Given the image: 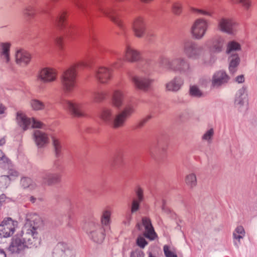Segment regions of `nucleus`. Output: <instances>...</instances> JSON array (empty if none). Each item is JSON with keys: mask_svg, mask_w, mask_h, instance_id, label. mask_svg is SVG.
I'll list each match as a JSON object with an SVG mask.
<instances>
[{"mask_svg": "<svg viewBox=\"0 0 257 257\" xmlns=\"http://www.w3.org/2000/svg\"><path fill=\"white\" fill-rule=\"evenodd\" d=\"M182 6L181 3L176 2L172 5V12L176 15H179L182 12Z\"/></svg>", "mask_w": 257, "mask_h": 257, "instance_id": "43", "label": "nucleus"}, {"mask_svg": "<svg viewBox=\"0 0 257 257\" xmlns=\"http://www.w3.org/2000/svg\"><path fill=\"white\" fill-rule=\"evenodd\" d=\"M160 66L166 69L175 71H182L188 66V64L183 58H179L172 60H170L166 57H161L159 59Z\"/></svg>", "mask_w": 257, "mask_h": 257, "instance_id": "5", "label": "nucleus"}, {"mask_svg": "<svg viewBox=\"0 0 257 257\" xmlns=\"http://www.w3.org/2000/svg\"><path fill=\"white\" fill-rule=\"evenodd\" d=\"M84 103L81 101L67 100L64 102V107L73 116L82 117L85 114Z\"/></svg>", "mask_w": 257, "mask_h": 257, "instance_id": "10", "label": "nucleus"}, {"mask_svg": "<svg viewBox=\"0 0 257 257\" xmlns=\"http://www.w3.org/2000/svg\"><path fill=\"white\" fill-rule=\"evenodd\" d=\"M183 50L185 55L190 59H197L202 52V48L192 41H187L184 43Z\"/></svg>", "mask_w": 257, "mask_h": 257, "instance_id": "12", "label": "nucleus"}, {"mask_svg": "<svg viewBox=\"0 0 257 257\" xmlns=\"http://www.w3.org/2000/svg\"><path fill=\"white\" fill-rule=\"evenodd\" d=\"M87 233L91 240L98 243L102 242L105 235L104 227L93 222L89 224Z\"/></svg>", "mask_w": 257, "mask_h": 257, "instance_id": "7", "label": "nucleus"}, {"mask_svg": "<svg viewBox=\"0 0 257 257\" xmlns=\"http://www.w3.org/2000/svg\"><path fill=\"white\" fill-rule=\"evenodd\" d=\"M132 218V212H128L125 215V220L124 221L125 223H128Z\"/></svg>", "mask_w": 257, "mask_h": 257, "instance_id": "51", "label": "nucleus"}, {"mask_svg": "<svg viewBox=\"0 0 257 257\" xmlns=\"http://www.w3.org/2000/svg\"><path fill=\"white\" fill-rule=\"evenodd\" d=\"M137 243V244L142 248H144L147 244V242L146 241L145 238L142 236H140L138 237Z\"/></svg>", "mask_w": 257, "mask_h": 257, "instance_id": "47", "label": "nucleus"}, {"mask_svg": "<svg viewBox=\"0 0 257 257\" xmlns=\"http://www.w3.org/2000/svg\"><path fill=\"white\" fill-rule=\"evenodd\" d=\"M135 111V106L133 104L126 105L122 110L115 115L112 108L105 107L101 110L99 114V117L104 123L111 124L113 128L117 129L124 126L127 119Z\"/></svg>", "mask_w": 257, "mask_h": 257, "instance_id": "2", "label": "nucleus"}, {"mask_svg": "<svg viewBox=\"0 0 257 257\" xmlns=\"http://www.w3.org/2000/svg\"><path fill=\"white\" fill-rule=\"evenodd\" d=\"M30 104L32 108L35 110H42L45 108L44 103L37 99H32Z\"/></svg>", "mask_w": 257, "mask_h": 257, "instance_id": "41", "label": "nucleus"}, {"mask_svg": "<svg viewBox=\"0 0 257 257\" xmlns=\"http://www.w3.org/2000/svg\"><path fill=\"white\" fill-rule=\"evenodd\" d=\"M7 107L0 102V114H3L5 113Z\"/></svg>", "mask_w": 257, "mask_h": 257, "instance_id": "52", "label": "nucleus"}, {"mask_svg": "<svg viewBox=\"0 0 257 257\" xmlns=\"http://www.w3.org/2000/svg\"><path fill=\"white\" fill-rule=\"evenodd\" d=\"M11 46V43L9 42L0 43V57L3 61L6 63H8L10 61Z\"/></svg>", "mask_w": 257, "mask_h": 257, "instance_id": "26", "label": "nucleus"}, {"mask_svg": "<svg viewBox=\"0 0 257 257\" xmlns=\"http://www.w3.org/2000/svg\"><path fill=\"white\" fill-rule=\"evenodd\" d=\"M60 175L58 173H46L43 178L44 184L50 185L58 183L60 180Z\"/></svg>", "mask_w": 257, "mask_h": 257, "instance_id": "27", "label": "nucleus"}, {"mask_svg": "<svg viewBox=\"0 0 257 257\" xmlns=\"http://www.w3.org/2000/svg\"><path fill=\"white\" fill-rule=\"evenodd\" d=\"M140 125H143V122H141V124Z\"/></svg>", "mask_w": 257, "mask_h": 257, "instance_id": "63", "label": "nucleus"}, {"mask_svg": "<svg viewBox=\"0 0 257 257\" xmlns=\"http://www.w3.org/2000/svg\"><path fill=\"white\" fill-rule=\"evenodd\" d=\"M77 6L79 9H81V7L78 4H77Z\"/></svg>", "mask_w": 257, "mask_h": 257, "instance_id": "62", "label": "nucleus"}, {"mask_svg": "<svg viewBox=\"0 0 257 257\" xmlns=\"http://www.w3.org/2000/svg\"><path fill=\"white\" fill-rule=\"evenodd\" d=\"M135 192L136 194V197L133 199L131 207V211L132 213L139 210L140 203L144 199V191L141 187H138L136 188Z\"/></svg>", "mask_w": 257, "mask_h": 257, "instance_id": "22", "label": "nucleus"}, {"mask_svg": "<svg viewBox=\"0 0 257 257\" xmlns=\"http://www.w3.org/2000/svg\"><path fill=\"white\" fill-rule=\"evenodd\" d=\"M9 175L2 176L0 177V182L5 181L6 182L10 180L14 179L18 176V172L15 170L11 169L9 171Z\"/></svg>", "mask_w": 257, "mask_h": 257, "instance_id": "39", "label": "nucleus"}, {"mask_svg": "<svg viewBox=\"0 0 257 257\" xmlns=\"http://www.w3.org/2000/svg\"><path fill=\"white\" fill-rule=\"evenodd\" d=\"M224 38L220 36L213 38L208 44L210 51L212 53L221 52L224 45Z\"/></svg>", "mask_w": 257, "mask_h": 257, "instance_id": "19", "label": "nucleus"}, {"mask_svg": "<svg viewBox=\"0 0 257 257\" xmlns=\"http://www.w3.org/2000/svg\"><path fill=\"white\" fill-rule=\"evenodd\" d=\"M107 92L103 90L96 91L93 93L92 98L95 102H101L107 97Z\"/></svg>", "mask_w": 257, "mask_h": 257, "instance_id": "36", "label": "nucleus"}, {"mask_svg": "<svg viewBox=\"0 0 257 257\" xmlns=\"http://www.w3.org/2000/svg\"><path fill=\"white\" fill-rule=\"evenodd\" d=\"M185 182L190 188H193L197 184V178L195 174L191 173L187 175L185 178Z\"/></svg>", "mask_w": 257, "mask_h": 257, "instance_id": "33", "label": "nucleus"}, {"mask_svg": "<svg viewBox=\"0 0 257 257\" xmlns=\"http://www.w3.org/2000/svg\"><path fill=\"white\" fill-rule=\"evenodd\" d=\"M244 77L243 75H240L236 78V81L238 83H242L244 81Z\"/></svg>", "mask_w": 257, "mask_h": 257, "instance_id": "54", "label": "nucleus"}, {"mask_svg": "<svg viewBox=\"0 0 257 257\" xmlns=\"http://www.w3.org/2000/svg\"><path fill=\"white\" fill-rule=\"evenodd\" d=\"M51 138L55 155L57 157H59L62 155L63 151L62 143L60 139L56 136H53Z\"/></svg>", "mask_w": 257, "mask_h": 257, "instance_id": "30", "label": "nucleus"}, {"mask_svg": "<svg viewBox=\"0 0 257 257\" xmlns=\"http://www.w3.org/2000/svg\"><path fill=\"white\" fill-rule=\"evenodd\" d=\"M132 80L137 88L144 91L147 90L153 82L151 79L137 75L133 76Z\"/></svg>", "mask_w": 257, "mask_h": 257, "instance_id": "18", "label": "nucleus"}, {"mask_svg": "<svg viewBox=\"0 0 257 257\" xmlns=\"http://www.w3.org/2000/svg\"><path fill=\"white\" fill-rule=\"evenodd\" d=\"M16 120L18 124L26 131L30 126L33 128H41L43 126L42 122L35 118H29L22 111H19L17 113Z\"/></svg>", "mask_w": 257, "mask_h": 257, "instance_id": "6", "label": "nucleus"}, {"mask_svg": "<svg viewBox=\"0 0 257 257\" xmlns=\"http://www.w3.org/2000/svg\"><path fill=\"white\" fill-rule=\"evenodd\" d=\"M40 223V219L36 215L27 218L20 235H16L12 238L9 250L12 253H19L26 248L31 247L40 243V238L38 232Z\"/></svg>", "mask_w": 257, "mask_h": 257, "instance_id": "1", "label": "nucleus"}, {"mask_svg": "<svg viewBox=\"0 0 257 257\" xmlns=\"http://www.w3.org/2000/svg\"><path fill=\"white\" fill-rule=\"evenodd\" d=\"M246 96L245 89L243 88L240 89L236 94L235 104L236 105L243 104L244 103Z\"/></svg>", "mask_w": 257, "mask_h": 257, "instance_id": "35", "label": "nucleus"}, {"mask_svg": "<svg viewBox=\"0 0 257 257\" xmlns=\"http://www.w3.org/2000/svg\"><path fill=\"white\" fill-rule=\"evenodd\" d=\"M73 252L66 243L60 242L54 247L52 257H73Z\"/></svg>", "mask_w": 257, "mask_h": 257, "instance_id": "14", "label": "nucleus"}, {"mask_svg": "<svg viewBox=\"0 0 257 257\" xmlns=\"http://www.w3.org/2000/svg\"><path fill=\"white\" fill-rule=\"evenodd\" d=\"M111 66L112 67H113L114 68H116L118 67V66H117V62H114L113 63H112L111 64Z\"/></svg>", "mask_w": 257, "mask_h": 257, "instance_id": "59", "label": "nucleus"}, {"mask_svg": "<svg viewBox=\"0 0 257 257\" xmlns=\"http://www.w3.org/2000/svg\"><path fill=\"white\" fill-rule=\"evenodd\" d=\"M229 69L231 73H233L236 70V67L239 64L240 62L239 58L237 54L232 55L229 58Z\"/></svg>", "mask_w": 257, "mask_h": 257, "instance_id": "34", "label": "nucleus"}, {"mask_svg": "<svg viewBox=\"0 0 257 257\" xmlns=\"http://www.w3.org/2000/svg\"><path fill=\"white\" fill-rule=\"evenodd\" d=\"M33 136L37 146L39 148L44 147L49 142L48 135L42 131H35Z\"/></svg>", "mask_w": 257, "mask_h": 257, "instance_id": "21", "label": "nucleus"}, {"mask_svg": "<svg viewBox=\"0 0 257 257\" xmlns=\"http://www.w3.org/2000/svg\"><path fill=\"white\" fill-rule=\"evenodd\" d=\"M164 251L166 257H177L176 253L167 245L164 246Z\"/></svg>", "mask_w": 257, "mask_h": 257, "instance_id": "45", "label": "nucleus"}, {"mask_svg": "<svg viewBox=\"0 0 257 257\" xmlns=\"http://www.w3.org/2000/svg\"><path fill=\"white\" fill-rule=\"evenodd\" d=\"M140 52L130 45H126L124 51V59L128 62H136L140 60Z\"/></svg>", "mask_w": 257, "mask_h": 257, "instance_id": "17", "label": "nucleus"}, {"mask_svg": "<svg viewBox=\"0 0 257 257\" xmlns=\"http://www.w3.org/2000/svg\"><path fill=\"white\" fill-rule=\"evenodd\" d=\"M209 24L208 20L204 18H199L196 19L193 23L190 32L192 37L197 40L202 39L205 35Z\"/></svg>", "mask_w": 257, "mask_h": 257, "instance_id": "4", "label": "nucleus"}, {"mask_svg": "<svg viewBox=\"0 0 257 257\" xmlns=\"http://www.w3.org/2000/svg\"><path fill=\"white\" fill-rule=\"evenodd\" d=\"M69 31H70V28L67 29L66 30V33L67 34H69Z\"/></svg>", "mask_w": 257, "mask_h": 257, "instance_id": "61", "label": "nucleus"}, {"mask_svg": "<svg viewBox=\"0 0 257 257\" xmlns=\"http://www.w3.org/2000/svg\"><path fill=\"white\" fill-rule=\"evenodd\" d=\"M190 93L191 95L195 97H200L202 95L201 90L196 85H193L190 87Z\"/></svg>", "mask_w": 257, "mask_h": 257, "instance_id": "44", "label": "nucleus"}, {"mask_svg": "<svg viewBox=\"0 0 257 257\" xmlns=\"http://www.w3.org/2000/svg\"><path fill=\"white\" fill-rule=\"evenodd\" d=\"M0 254L3 255L4 257H6V254L5 251L2 249H0Z\"/></svg>", "mask_w": 257, "mask_h": 257, "instance_id": "58", "label": "nucleus"}, {"mask_svg": "<svg viewBox=\"0 0 257 257\" xmlns=\"http://www.w3.org/2000/svg\"><path fill=\"white\" fill-rule=\"evenodd\" d=\"M56 42L59 46H62L63 45V38L58 37L56 39Z\"/></svg>", "mask_w": 257, "mask_h": 257, "instance_id": "53", "label": "nucleus"}, {"mask_svg": "<svg viewBox=\"0 0 257 257\" xmlns=\"http://www.w3.org/2000/svg\"><path fill=\"white\" fill-rule=\"evenodd\" d=\"M18 222L11 218L5 219L0 224V236L9 237L13 234L18 226Z\"/></svg>", "mask_w": 257, "mask_h": 257, "instance_id": "11", "label": "nucleus"}, {"mask_svg": "<svg viewBox=\"0 0 257 257\" xmlns=\"http://www.w3.org/2000/svg\"><path fill=\"white\" fill-rule=\"evenodd\" d=\"M94 76L101 84H108L113 78V70L107 66H100L95 71Z\"/></svg>", "mask_w": 257, "mask_h": 257, "instance_id": "8", "label": "nucleus"}, {"mask_svg": "<svg viewBox=\"0 0 257 257\" xmlns=\"http://www.w3.org/2000/svg\"><path fill=\"white\" fill-rule=\"evenodd\" d=\"M133 30L137 37L142 38L144 36L146 30V22L144 18L139 16L134 20Z\"/></svg>", "mask_w": 257, "mask_h": 257, "instance_id": "15", "label": "nucleus"}, {"mask_svg": "<svg viewBox=\"0 0 257 257\" xmlns=\"http://www.w3.org/2000/svg\"><path fill=\"white\" fill-rule=\"evenodd\" d=\"M32 182L31 179L28 178H24L21 180V184L24 188L29 187Z\"/></svg>", "mask_w": 257, "mask_h": 257, "instance_id": "50", "label": "nucleus"}, {"mask_svg": "<svg viewBox=\"0 0 257 257\" xmlns=\"http://www.w3.org/2000/svg\"><path fill=\"white\" fill-rule=\"evenodd\" d=\"M5 198L6 196L4 194H3L1 196H0V204L5 201L4 199Z\"/></svg>", "mask_w": 257, "mask_h": 257, "instance_id": "56", "label": "nucleus"}, {"mask_svg": "<svg viewBox=\"0 0 257 257\" xmlns=\"http://www.w3.org/2000/svg\"><path fill=\"white\" fill-rule=\"evenodd\" d=\"M67 14L66 12H63L60 14L56 20L57 27L61 30H63L67 26L66 20Z\"/></svg>", "mask_w": 257, "mask_h": 257, "instance_id": "31", "label": "nucleus"}, {"mask_svg": "<svg viewBox=\"0 0 257 257\" xmlns=\"http://www.w3.org/2000/svg\"><path fill=\"white\" fill-rule=\"evenodd\" d=\"M24 14L28 17H32L35 14V10L32 7H28L24 11Z\"/></svg>", "mask_w": 257, "mask_h": 257, "instance_id": "46", "label": "nucleus"}, {"mask_svg": "<svg viewBox=\"0 0 257 257\" xmlns=\"http://www.w3.org/2000/svg\"><path fill=\"white\" fill-rule=\"evenodd\" d=\"M183 84L180 78H175L166 85V89L168 91H176L178 90Z\"/></svg>", "mask_w": 257, "mask_h": 257, "instance_id": "29", "label": "nucleus"}, {"mask_svg": "<svg viewBox=\"0 0 257 257\" xmlns=\"http://www.w3.org/2000/svg\"><path fill=\"white\" fill-rule=\"evenodd\" d=\"M235 24L232 19L223 17L218 20L217 28L222 32L229 35H235L236 31L233 28Z\"/></svg>", "mask_w": 257, "mask_h": 257, "instance_id": "13", "label": "nucleus"}, {"mask_svg": "<svg viewBox=\"0 0 257 257\" xmlns=\"http://www.w3.org/2000/svg\"><path fill=\"white\" fill-rule=\"evenodd\" d=\"M228 76L223 71H219L215 73L212 78V85L214 87H218L226 83L228 80Z\"/></svg>", "mask_w": 257, "mask_h": 257, "instance_id": "24", "label": "nucleus"}, {"mask_svg": "<svg viewBox=\"0 0 257 257\" xmlns=\"http://www.w3.org/2000/svg\"><path fill=\"white\" fill-rule=\"evenodd\" d=\"M4 163L7 164L8 166L11 164L10 160L7 158L3 152L0 150V164Z\"/></svg>", "mask_w": 257, "mask_h": 257, "instance_id": "48", "label": "nucleus"}, {"mask_svg": "<svg viewBox=\"0 0 257 257\" xmlns=\"http://www.w3.org/2000/svg\"><path fill=\"white\" fill-rule=\"evenodd\" d=\"M229 2L232 5L240 4L246 11L248 10L252 6L251 0H229Z\"/></svg>", "mask_w": 257, "mask_h": 257, "instance_id": "37", "label": "nucleus"}, {"mask_svg": "<svg viewBox=\"0 0 257 257\" xmlns=\"http://www.w3.org/2000/svg\"><path fill=\"white\" fill-rule=\"evenodd\" d=\"M245 235V231L242 226H237L234 230L233 236L235 239L240 241V239L243 238Z\"/></svg>", "mask_w": 257, "mask_h": 257, "instance_id": "40", "label": "nucleus"}, {"mask_svg": "<svg viewBox=\"0 0 257 257\" xmlns=\"http://www.w3.org/2000/svg\"><path fill=\"white\" fill-rule=\"evenodd\" d=\"M83 62H77L72 64L63 72L61 78V84L65 93L72 92L77 86L78 68L82 66Z\"/></svg>", "mask_w": 257, "mask_h": 257, "instance_id": "3", "label": "nucleus"}, {"mask_svg": "<svg viewBox=\"0 0 257 257\" xmlns=\"http://www.w3.org/2000/svg\"><path fill=\"white\" fill-rule=\"evenodd\" d=\"M140 1L143 3L148 4V3L152 2L154 0H140Z\"/></svg>", "mask_w": 257, "mask_h": 257, "instance_id": "57", "label": "nucleus"}, {"mask_svg": "<svg viewBox=\"0 0 257 257\" xmlns=\"http://www.w3.org/2000/svg\"><path fill=\"white\" fill-rule=\"evenodd\" d=\"M6 143V139L5 138H2L0 139V146H3Z\"/></svg>", "mask_w": 257, "mask_h": 257, "instance_id": "55", "label": "nucleus"}, {"mask_svg": "<svg viewBox=\"0 0 257 257\" xmlns=\"http://www.w3.org/2000/svg\"><path fill=\"white\" fill-rule=\"evenodd\" d=\"M58 72L54 68L47 67L41 69L38 73V80L44 83H52L58 79Z\"/></svg>", "mask_w": 257, "mask_h": 257, "instance_id": "9", "label": "nucleus"}, {"mask_svg": "<svg viewBox=\"0 0 257 257\" xmlns=\"http://www.w3.org/2000/svg\"><path fill=\"white\" fill-rule=\"evenodd\" d=\"M15 57L16 63L22 66L28 65L31 59L30 54L23 49L17 51Z\"/></svg>", "mask_w": 257, "mask_h": 257, "instance_id": "20", "label": "nucleus"}, {"mask_svg": "<svg viewBox=\"0 0 257 257\" xmlns=\"http://www.w3.org/2000/svg\"><path fill=\"white\" fill-rule=\"evenodd\" d=\"M214 135V131L213 128L207 130L203 135L202 140L210 143L212 141Z\"/></svg>", "mask_w": 257, "mask_h": 257, "instance_id": "42", "label": "nucleus"}, {"mask_svg": "<svg viewBox=\"0 0 257 257\" xmlns=\"http://www.w3.org/2000/svg\"><path fill=\"white\" fill-rule=\"evenodd\" d=\"M125 96V92L123 89H114L111 98L112 105L116 108H120L124 103Z\"/></svg>", "mask_w": 257, "mask_h": 257, "instance_id": "16", "label": "nucleus"}, {"mask_svg": "<svg viewBox=\"0 0 257 257\" xmlns=\"http://www.w3.org/2000/svg\"><path fill=\"white\" fill-rule=\"evenodd\" d=\"M144 253L140 249H136L133 251L131 254V257H144Z\"/></svg>", "mask_w": 257, "mask_h": 257, "instance_id": "49", "label": "nucleus"}, {"mask_svg": "<svg viewBox=\"0 0 257 257\" xmlns=\"http://www.w3.org/2000/svg\"><path fill=\"white\" fill-rule=\"evenodd\" d=\"M105 15L109 18L110 20L118 27L120 28H123V22L120 19L119 14L116 10L113 9H109L105 12Z\"/></svg>", "mask_w": 257, "mask_h": 257, "instance_id": "25", "label": "nucleus"}, {"mask_svg": "<svg viewBox=\"0 0 257 257\" xmlns=\"http://www.w3.org/2000/svg\"><path fill=\"white\" fill-rule=\"evenodd\" d=\"M137 227L139 230H142V226H141V225L140 224H138L137 225Z\"/></svg>", "mask_w": 257, "mask_h": 257, "instance_id": "60", "label": "nucleus"}, {"mask_svg": "<svg viewBox=\"0 0 257 257\" xmlns=\"http://www.w3.org/2000/svg\"><path fill=\"white\" fill-rule=\"evenodd\" d=\"M112 213V209L110 207H106L102 212L100 217V221L102 226H108L111 222L110 217Z\"/></svg>", "mask_w": 257, "mask_h": 257, "instance_id": "28", "label": "nucleus"}, {"mask_svg": "<svg viewBox=\"0 0 257 257\" xmlns=\"http://www.w3.org/2000/svg\"><path fill=\"white\" fill-rule=\"evenodd\" d=\"M190 12L193 14L197 16H206L209 17H212L214 15V12L212 10H208L207 9H199L196 8H191Z\"/></svg>", "mask_w": 257, "mask_h": 257, "instance_id": "32", "label": "nucleus"}, {"mask_svg": "<svg viewBox=\"0 0 257 257\" xmlns=\"http://www.w3.org/2000/svg\"><path fill=\"white\" fill-rule=\"evenodd\" d=\"M241 49L240 44L235 41H231L227 44L226 52L228 54L232 52L239 51Z\"/></svg>", "mask_w": 257, "mask_h": 257, "instance_id": "38", "label": "nucleus"}, {"mask_svg": "<svg viewBox=\"0 0 257 257\" xmlns=\"http://www.w3.org/2000/svg\"><path fill=\"white\" fill-rule=\"evenodd\" d=\"M142 225L145 228L144 234L145 236L150 239H154L156 236L151 220L147 217L142 218Z\"/></svg>", "mask_w": 257, "mask_h": 257, "instance_id": "23", "label": "nucleus"}]
</instances>
